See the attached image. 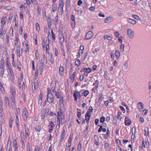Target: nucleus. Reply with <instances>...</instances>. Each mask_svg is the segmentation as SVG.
Here are the masks:
<instances>
[{
    "instance_id": "20e7f679",
    "label": "nucleus",
    "mask_w": 151,
    "mask_h": 151,
    "mask_svg": "<svg viewBox=\"0 0 151 151\" xmlns=\"http://www.w3.org/2000/svg\"><path fill=\"white\" fill-rule=\"evenodd\" d=\"M127 34L129 38L131 39L133 38L134 36V32L132 29H129L127 30Z\"/></svg>"
},
{
    "instance_id": "393cba45",
    "label": "nucleus",
    "mask_w": 151,
    "mask_h": 151,
    "mask_svg": "<svg viewBox=\"0 0 151 151\" xmlns=\"http://www.w3.org/2000/svg\"><path fill=\"white\" fill-rule=\"evenodd\" d=\"M47 23L48 24V26L50 27L51 25V20L50 17H47Z\"/></svg>"
},
{
    "instance_id": "5701e85b",
    "label": "nucleus",
    "mask_w": 151,
    "mask_h": 151,
    "mask_svg": "<svg viewBox=\"0 0 151 151\" xmlns=\"http://www.w3.org/2000/svg\"><path fill=\"white\" fill-rule=\"evenodd\" d=\"M64 5V2L63 1H61V3L60 4L58 7V9H61V8H63Z\"/></svg>"
},
{
    "instance_id": "052dcab7",
    "label": "nucleus",
    "mask_w": 151,
    "mask_h": 151,
    "mask_svg": "<svg viewBox=\"0 0 151 151\" xmlns=\"http://www.w3.org/2000/svg\"><path fill=\"white\" fill-rule=\"evenodd\" d=\"M109 146V145L107 143H105L104 145V147L105 149H107Z\"/></svg>"
},
{
    "instance_id": "49530a36",
    "label": "nucleus",
    "mask_w": 151,
    "mask_h": 151,
    "mask_svg": "<svg viewBox=\"0 0 151 151\" xmlns=\"http://www.w3.org/2000/svg\"><path fill=\"white\" fill-rule=\"evenodd\" d=\"M105 118L104 117H102L101 118L100 121L101 122H103L105 121Z\"/></svg>"
},
{
    "instance_id": "473e14b6",
    "label": "nucleus",
    "mask_w": 151,
    "mask_h": 151,
    "mask_svg": "<svg viewBox=\"0 0 151 151\" xmlns=\"http://www.w3.org/2000/svg\"><path fill=\"white\" fill-rule=\"evenodd\" d=\"M32 89L33 92L35 90V83H34L32 84Z\"/></svg>"
},
{
    "instance_id": "09e8293b",
    "label": "nucleus",
    "mask_w": 151,
    "mask_h": 151,
    "mask_svg": "<svg viewBox=\"0 0 151 151\" xmlns=\"http://www.w3.org/2000/svg\"><path fill=\"white\" fill-rule=\"evenodd\" d=\"M60 119L63 120L64 119V117L63 115V114H62L61 112H60Z\"/></svg>"
},
{
    "instance_id": "4c0bfd02",
    "label": "nucleus",
    "mask_w": 151,
    "mask_h": 151,
    "mask_svg": "<svg viewBox=\"0 0 151 151\" xmlns=\"http://www.w3.org/2000/svg\"><path fill=\"white\" fill-rule=\"evenodd\" d=\"M55 95L57 98H59V94L58 92L55 91Z\"/></svg>"
},
{
    "instance_id": "2eb2a0df",
    "label": "nucleus",
    "mask_w": 151,
    "mask_h": 151,
    "mask_svg": "<svg viewBox=\"0 0 151 151\" xmlns=\"http://www.w3.org/2000/svg\"><path fill=\"white\" fill-rule=\"evenodd\" d=\"M25 134H26L25 137L27 139V138H28V127L26 128V126H25Z\"/></svg>"
},
{
    "instance_id": "4be33fe9",
    "label": "nucleus",
    "mask_w": 151,
    "mask_h": 151,
    "mask_svg": "<svg viewBox=\"0 0 151 151\" xmlns=\"http://www.w3.org/2000/svg\"><path fill=\"white\" fill-rule=\"evenodd\" d=\"M132 16L134 18L136 19L139 20H141L140 18L137 15L133 14Z\"/></svg>"
},
{
    "instance_id": "f704fd0d",
    "label": "nucleus",
    "mask_w": 151,
    "mask_h": 151,
    "mask_svg": "<svg viewBox=\"0 0 151 151\" xmlns=\"http://www.w3.org/2000/svg\"><path fill=\"white\" fill-rule=\"evenodd\" d=\"M35 129L37 131L39 132L40 131L41 128L40 126H36L35 127Z\"/></svg>"
},
{
    "instance_id": "aec40b11",
    "label": "nucleus",
    "mask_w": 151,
    "mask_h": 151,
    "mask_svg": "<svg viewBox=\"0 0 151 151\" xmlns=\"http://www.w3.org/2000/svg\"><path fill=\"white\" fill-rule=\"evenodd\" d=\"M91 68H84L83 69V71L85 72L89 73L91 72Z\"/></svg>"
},
{
    "instance_id": "a878e982",
    "label": "nucleus",
    "mask_w": 151,
    "mask_h": 151,
    "mask_svg": "<svg viewBox=\"0 0 151 151\" xmlns=\"http://www.w3.org/2000/svg\"><path fill=\"white\" fill-rule=\"evenodd\" d=\"M80 60L78 59L76 60L75 62L76 64L78 66H79L80 65Z\"/></svg>"
},
{
    "instance_id": "6e6552de",
    "label": "nucleus",
    "mask_w": 151,
    "mask_h": 151,
    "mask_svg": "<svg viewBox=\"0 0 151 151\" xmlns=\"http://www.w3.org/2000/svg\"><path fill=\"white\" fill-rule=\"evenodd\" d=\"M64 70L63 67L60 66L59 68V73L60 75L62 76L63 74V72Z\"/></svg>"
},
{
    "instance_id": "58836bf2",
    "label": "nucleus",
    "mask_w": 151,
    "mask_h": 151,
    "mask_svg": "<svg viewBox=\"0 0 151 151\" xmlns=\"http://www.w3.org/2000/svg\"><path fill=\"white\" fill-rule=\"evenodd\" d=\"M124 45L123 44H122L121 45V50L122 52L124 51Z\"/></svg>"
},
{
    "instance_id": "9d476101",
    "label": "nucleus",
    "mask_w": 151,
    "mask_h": 151,
    "mask_svg": "<svg viewBox=\"0 0 151 151\" xmlns=\"http://www.w3.org/2000/svg\"><path fill=\"white\" fill-rule=\"evenodd\" d=\"M127 21L129 22L132 24H135L137 23L136 20L130 18H128Z\"/></svg>"
},
{
    "instance_id": "f03ea898",
    "label": "nucleus",
    "mask_w": 151,
    "mask_h": 151,
    "mask_svg": "<svg viewBox=\"0 0 151 151\" xmlns=\"http://www.w3.org/2000/svg\"><path fill=\"white\" fill-rule=\"evenodd\" d=\"M28 116V112L27 110L25 109H24L22 114V116L25 121L27 120Z\"/></svg>"
},
{
    "instance_id": "37998d69",
    "label": "nucleus",
    "mask_w": 151,
    "mask_h": 151,
    "mask_svg": "<svg viewBox=\"0 0 151 151\" xmlns=\"http://www.w3.org/2000/svg\"><path fill=\"white\" fill-rule=\"evenodd\" d=\"M58 117L57 118V122L59 123V124H60V120L59 117V112H58Z\"/></svg>"
},
{
    "instance_id": "f8f14e48",
    "label": "nucleus",
    "mask_w": 151,
    "mask_h": 151,
    "mask_svg": "<svg viewBox=\"0 0 151 151\" xmlns=\"http://www.w3.org/2000/svg\"><path fill=\"white\" fill-rule=\"evenodd\" d=\"M112 20V17H109L106 18L104 20L105 23H107L111 22Z\"/></svg>"
},
{
    "instance_id": "1a4fd4ad",
    "label": "nucleus",
    "mask_w": 151,
    "mask_h": 151,
    "mask_svg": "<svg viewBox=\"0 0 151 151\" xmlns=\"http://www.w3.org/2000/svg\"><path fill=\"white\" fill-rule=\"evenodd\" d=\"M10 92L11 94L13 96V97H14V96L15 94V88L13 86H12L10 87Z\"/></svg>"
},
{
    "instance_id": "3c124183",
    "label": "nucleus",
    "mask_w": 151,
    "mask_h": 151,
    "mask_svg": "<svg viewBox=\"0 0 151 151\" xmlns=\"http://www.w3.org/2000/svg\"><path fill=\"white\" fill-rule=\"evenodd\" d=\"M81 147V144L79 143L78 146V150H80Z\"/></svg>"
},
{
    "instance_id": "79ce46f5",
    "label": "nucleus",
    "mask_w": 151,
    "mask_h": 151,
    "mask_svg": "<svg viewBox=\"0 0 151 151\" xmlns=\"http://www.w3.org/2000/svg\"><path fill=\"white\" fill-rule=\"evenodd\" d=\"M40 148L38 147V146H36L35 147L34 151H39Z\"/></svg>"
},
{
    "instance_id": "7ed1b4c3",
    "label": "nucleus",
    "mask_w": 151,
    "mask_h": 151,
    "mask_svg": "<svg viewBox=\"0 0 151 151\" xmlns=\"http://www.w3.org/2000/svg\"><path fill=\"white\" fill-rule=\"evenodd\" d=\"M93 34L91 31L88 32L86 35V40H89L93 36Z\"/></svg>"
},
{
    "instance_id": "dca6fc26",
    "label": "nucleus",
    "mask_w": 151,
    "mask_h": 151,
    "mask_svg": "<svg viewBox=\"0 0 151 151\" xmlns=\"http://www.w3.org/2000/svg\"><path fill=\"white\" fill-rule=\"evenodd\" d=\"M59 35H60V43L62 44L63 43L64 41V38L63 36L62 35V34H59Z\"/></svg>"
},
{
    "instance_id": "412c9836",
    "label": "nucleus",
    "mask_w": 151,
    "mask_h": 151,
    "mask_svg": "<svg viewBox=\"0 0 151 151\" xmlns=\"http://www.w3.org/2000/svg\"><path fill=\"white\" fill-rule=\"evenodd\" d=\"M125 124L127 126H129L131 124V121L129 119H128V120H126V119L125 118Z\"/></svg>"
},
{
    "instance_id": "338daca9",
    "label": "nucleus",
    "mask_w": 151,
    "mask_h": 151,
    "mask_svg": "<svg viewBox=\"0 0 151 151\" xmlns=\"http://www.w3.org/2000/svg\"><path fill=\"white\" fill-rule=\"evenodd\" d=\"M140 121L142 123H143L144 121V118L143 117H141L140 118Z\"/></svg>"
},
{
    "instance_id": "bb28decb",
    "label": "nucleus",
    "mask_w": 151,
    "mask_h": 151,
    "mask_svg": "<svg viewBox=\"0 0 151 151\" xmlns=\"http://www.w3.org/2000/svg\"><path fill=\"white\" fill-rule=\"evenodd\" d=\"M20 113V110L19 108L16 109L15 111L16 116H18Z\"/></svg>"
},
{
    "instance_id": "4468645a",
    "label": "nucleus",
    "mask_w": 151,
    "mask_h": 151,
    "mask_svg": "<svg viewBox=\"0 0 151 151\" xmlns=\"http://www.w3.org/2000/svg\"><path fill=\"white\" fill-rule=\"evenodd\" d=\"M3 103L1 97H0V111H3Z\"/></svg>"
},
{
    "instance_id": "0eeeda50",
    "label": "nucleus",
    "mask_w": 151,
    "mask_h": 151,
    "mask_svg": "<svg viewBox=\"0 0 151 151\" xmlns=\"http://www.w3.org/2000/svg\"><path fill=\"white\" fill-rule=\"evenodd\" d=\"M73 96H76L78 99L80 98L81 96L80 92L77 91H74Z\"/></svg>"
},
{
    "instance_id": "423d86ee",
    "label": "nucleus",
    "mask_w": 151,
    "mask_h": 151,
    "mask_svg": "<svg viewBox=\"0 0 151 151\" xmlns=\"http://www.w3.org/2000/svg\"><path fill=\"white\" fill-rule=\"evenodd\" d=\"M20 84L19 85L18 83L19 88L21 89L22 91L24 92L25 90V86L24 83V82H20Z\"/></svg>"
},
{
    "instance_id": "69168bd1",
    "label": "nucleus",
    "mask_w": 151,
    "mask_h": 151,
    "mask_svg": "<svg viewBox=\"0 0 151 151\" xmlns=\"http://www.w3.org/2000/svg\"><path fill=\"white\" fill-rule=\"evenodd\" d=\"M99 17H104L105 15L104 14H102L101 13H100L99 14Z\"/></svg>"
},
{
    "instance_id": "13d9d810",
    "label": "nucleus",
    "mask_w": 151,
    "mask_h": 151,
    "mask_svg": "<svg viewBox=\"0 0 151 151\" xmlns=\"http://www.w3.org/2000/svg\"><path fill=\"white\" fill-rule=\"evenodd\" d=\"M3 27L4 26H3V25H1L0 29V33L3 32Z\"/></svg>"
},
{
    "instance_id": "4d7b16f0",
    "label": "nucleus",
    "mask_w": 151,
    "mask_h": 151,
    "mask_svg": "<svg viewBox=\"0 0 151 151\" xmlns=\"http://www.w3.org/2000/svg\"><path fill=\"white\" fill-rule=\"evenodd\" d=\"M93 110L92 107L91 106H90L89 108V111H88L90 112H91L93 111Z\"/></svg>"
},
{
    "instance_id": "c756f323",
    "label": "nucleus",
    "mask_w": 151,
    "mask_h": 151,
    "mask_svg": "<svg viewBox=\"0 0 151 151\" xmlns=\"http://www.w3.org/2000/svg\"><path fill=\"white\" fill-rule=\"evenodd\" d=\"M145 133L144 134L145 135H147H147H149V129L148 128H147L146 129H145Z\"/></svg>"
},
{
    "instance_id": "a18cd8bd",
    "label": "nucleus",
    "mask_w": 151,
    "mask_h": 151,
    "mask_svg": "<svg viewBox=\"0 0 151 151\" xmlns=\"http://www.w3.org/2000/svg\"><path fill=\"white\" fill-rule=\"evenodd\" d=\"M21 139L22 140V144H24V137L23 136H22L21 137Z\"/></svg>"
},
{
    "instance_id": "2f4dec72",
    "label": "nucleus",
    "mask_w": 151,
    "mask_h": 151,
    "mask_svg": "<svg viewBox=\"0 0 151 151\" xmlns=\"http://www.w3.org/2000/svg\"><path fill=\"white\" fill-rule=\"evenodd\" d=\"M88 112L86 113L85 117L87 119V117H88V120H89L90 118V117L91 116V114H90L88 113Z\"/></svg>"
},
{
    "instance_id": "6e6d98bb",
    "label": "nucleus",
    "mask_w": 151,
    "mask_h": 151,
    "mask_svg": "<svg viewBox=\"0 0 151 151\" xmlns=\"http://www.w3.org/2000/svg\"><path fill=\"white\" fill-rule=\"evenodd\" d=\"M82 1L81 0H79L78 2V5L79 6L80 5L82 4Z\"/></svg>"
},
{
    "instance_id": "e433bc0d",
    "label": "nucleus",
    "mask_w": 151,
    "mask_h": 151,
    "mask_svg": "<svg viewBox=\"0 0 151 151\" xmlns=\"http://www.w3.org/2000/svg\"><path fill=\"white\" fill-rule=\"evenodd\" d=\"M26 49L25 50V52H29V46L28 44H26Z\"/></svg>"
},
{
    "instance_id": "ddd939ff",
    "label": "nucleus",
    "mask_w": 151,
    "mask_h": 151,
    "mask_svg": "<svg viewBox=\"0 0 151 151\" xmlns=\"http://www.w3.org/2000/svg\"><path fill=\"white\" fill-rule=\"evenodd\" d=\"M40 64V74H41L43 70V63L41 62Z\"/></svg>"
},
{
    "instance_id": "774afa93",
    "label": "nucleus",
    "mask_w": 151,
    "mask_h": 151,
    "mask_svg": "<svg viewBox=\"0 0 151 151\" xmlns=\"http://www.w3.org/2000/svg\"><path fill=\"white\" fill-rule=\"evenodd\" d=\"M63 100L61 98L59 101L60 104V105L61 104H62L63 102Z\"/></svg>"
},
{
    "instance_id": "8fccbe9b",
    "label": "nucleus",
    "mask_w": 151,
    "mask_h": 151,
    "mask_svg": "<svg viewBox=\"0 0 151 151\" xmlns=\"http://www.w3.org/2000/svg\"><path fill=\"white\" fill-rule=\"evenodd\" d=\"M45 40H43V41H42V47L43 48H45Z\"/></svg>"
},
{
    "instance_id": "ea45409f",
    "label": "nucleus",
    "mask_w": 151,
    "mask_h": 151,
    "mask_svg": "<svg viewBox=\"0 0 151 151\" xmlns=\"http://www.w3.org/2000/svg\"><path fill=\"white\" fill-rule=\"evenodd\" d=\"M16 123L17 126H18L19 123V118L18 116H16Z\"/></svg>"
},
{
    "instance_id": "680f3d73",
    "label": "nucleus",
    "mask_w": 151,
    "mask_h": 151,
    "mask_svg": "<svg viewBox=\"0 0 151 151\" xmlns=\"http://www.w3.org/2000/svg\"><path fill=\"white\" fill-rule=\"evenodd\" d=\"M114 34L115 35V36H116V37H118L119 35V32H117L116 31V32L114 33Z\"/></svg>"
},
{
    "instance_id": "de8ad7c7",
    "label": "nucleus",
    "mask_w": 151,
    "mask_h": 151,
    "mask_svg": "<svg viewBox=\"0 0 151 151\" xmlns=\"http://www.w3.org/2000/svg\"><path fill=\"white\" fill-rule=\"evenodd\" d=\"M50 128H52L54 126V124L52 121H50Z\"/></svg>"
},
{
    "instance_id": "72a5a7b5",
    "label": "nucleus",
    "mask_w": 151,
    "mask_h": 151,
    "mask_svg": "<svg viewBox=\"0 0 151 151\" xmlns=\"http://www.w3.org/2000/svg\"><path fill=\"white\" fill-rule=\"evenodd\" d=\"M36 29L37 30H38L40 29V26L39 24L37 22L35 24Z\"/></svg>"
},
{
    "instance_id": "864d4df0",
    "label": "nucleus",
    "mask_w": 151,
    "mask_h": 151,
    "mask_svg": "<svg viewBox=\"0 0 151 151\" xmlns=\"http://www.w3.org/2000/svg\"><path fill=\"white\" fill-rule=\"evenodd\" d=\"M99 122V120L98 119H96L95 120V124L97 125L98 124Z\"/></svg>"
},
{
    "instance_id": "f3484780",
    "label": "nucleus",
    "mask_w": 151,
    "mask_h": 151,
    "mask_svg": "<svg viewBox=\"0 0 151 151\" xmlns=\"http://www.w3.org/2000/svg\"><path fill=\"white\" fill-rule=\"evenodd\" d=\"M6 17H4L1 19V25H3V26H4V25L5 24L6 21Z\"/></svg>"
},
{
    "instance_id": "5fc2aeb1",
    "label": "nucleus",
    "mask_w": 151,
    "mask_h": 151,
    "mask_svg": "<svg viewBox=\"0 0 151 151\" xmlns=\"http://www.w3.org/2000/svg\"><path fill=\"white\" fill-rule=\"evenodd\" d=\"M103 129V127L102 126H101L100 127V128L98 130V132H100Z\"/></svg>"
},
{
    "instance_id": "e2e57ef3",
    "label": "nucleus",
    "mask_w": 151,
    "mask_h": 151,
    "mask_svg": "<svg viewBox=\"0 0 151 151\" xmlns=\"http://www.w3.org/2000/svg\"><path fill=\"white\" fill-rule=\"evenodd\" d=\"M71 19L72 21H75V17L73 15H72L71 17Z\"/></svg>"
},
{
    "instance_id": "bf43d9fd",
    "label": "nucleus",
    "mask_w": 151,
    "mask_h": 151,
    "mask_svg": "<svg viewBox=\"0 0 151 151\" xmlns=\"http://www.w3.org/2000/svg\"><path fill=\"white\" fill-rule=\"evenodd\" d=\"M95 8L94 7H91L89 8V10L91 11H93L95 9Z\"/></svg>"
},
{
    "instance_id": "c03bdc74",
    "label": "nucleus",
    "mask_w": 151,
    "mask_h": 151,
    "mask_svg": "<svg viewBox=\"0 0 151 151\" xmlns=\"http://www.w3.org/2000/svg\"><path fill=\"white\" fill-rule=\"evenodd\" d=\"M0 89L2 93H4V92H5L4 89V88L2 86V88L0 87Z\"/></svg>"
},
{
    "instance_id": "603ef678",
    "label": "nucleus",
    "mask_w": 151,
    "mask_h": 151,
    "mask_svg": "<svg viewBox=\"0 0 151 151\" xmlns=\"http://www.w3.org/2000/svg\"><path fill=\"white\" fill-rule=\"evenodd\" d=\"M58 15H57L55 17V18L54 19H53V20L54 21H55V22H57L58 21Z\"/></svg>"
},
{
    "instance_id": "b1692460",
    "label": "nucleus",
    "mask_w": 151,
    "mask_h": 151,
    "mask_svg": "<svg viewBox=\"0 0 151 151\" xmlns=\"http://www.w3.org/2000/svg\"><path fill=\"white\" fill-rule=\"evenodd\" d=\"M70 0H67L66 2V9H67L68 7L70 6Z\"/></svg>"
},
{
    "instance_id": "a19ab883",
    "label": "nucleus",
    "mask_w": 151,
    "mask_h": 151,
    "mask_svg": "<svg viewBox=\"0 0 151 151\" xmlns=\"http://www.w3.org/2000/svg\"><path fill=\"white\" fill-rule=\"evenodd\" d=\"M123 38V37L122 36H120L118 38V40L121 43H122V40Z\"/></svg>"
},
{
    "instance_id": "c85d7f7f",
    "label": "nucleus",
    "mask_w": 151,
    "mask_h": 151,
    "mask_svg": "<svg viewBox=\"0 0 151 151\" xmlns=\"http://www.w3.org/2000/svg\"><path fill=\"white\" fill-rule=\"evenodd\" d=\"M89 92L88 90H85L83 93V95L85 96L86 97L89 94Z\"/></svg>"
},
{
    "instance_id": "a211bd4d",
    "label": "nucleus",
    "mask_w": 151,
    "mask_h": 151,
    "mask_svg": "<svg viewBox=\"0 0 151 151\" xmlns=\"http://www.w3.org/2000/svg\"><path fill=\"white\" fill-rule=\"evenodd\" d=\"M115 55L117 59L119 58L120 56V54L119 51H117V50L116 51Z\"/></svg>"
},
{
    "instance_id": "39448f33",
    "label": "nucleus",
    "mask_w": 151,
    "mask_h": 151,
    "mask_svg": "<svg viewBox=\"0 0 151 151\" xmlns=\"http://www.w3.org/2000/svg\"><path fill=\"white\" fill-rule=\"evenodd\" d=\"M49 95H47V101L49 103H52L53 101V95L49 94Z\"/></svg>"
},
{
    "instance_id": "cd10ccee",
    "label": "nucleus",
    "mask_w": 151,
    "mask_h": 151,
    "mask_svg": "<svg viewBox=\"0 0 151 151\" xmlns=\"http://www.w3.org/2000/svg\"><path fill=\"white\" fill-rule=\"evenodd\" d=\"M4 68V63L3 61L1 60L0 63V68Z\"/></svg>"
},
{
    "instance_id": "7c9ffc66",
    "label": "nucleus",
    "mask_w": 151,
    "mask_h": 151,
    "mask_svg": "<svg viewBox=\"0 0 151 151\" xmlns=\"http://www.w3.org/2000/svg\"><path fill=\"white\" fill-rule=\"evenodd\" d=\"M51 35H52V39L54 40H55V35L53 33V29H52L51 30Z\"/></svg>"
},
{
    "instance_id": "0e129e2a",
    "label": "nucleus",
    "mask_w": 151,
    "mask_h": 151,
    "mask_svg": "<svg viewBox=\"0 0 151 151\" xmlns=\"http://www.w3.org/2000/svg\"><path fill=\"white\" fill-rule=\"evenodd\" d=\"M93 85L95 86L96 85L97 86H98V82L97 81H96L95 83H93Z\"/></svg>"
},
{
    "instance_id": "c9c22d12",
    "label": "nucleus",
    "mask_w": 151,
    "mask_h": 151,
    "mask_svg": "<svg viewBox=\"0 0 151 151\" xmlns=\"http://www.w3.org/2000/svg\"><path fill=\"white\" fill-rule=\"evenodd\" d=\"M57 9V7L55 5H53L52 6V11L53 12H54Z\"/></svg>"
},
{
    "instance_id": "9b49d317",
    "label": "nucleus",
    "mask_w": 151,
    "mask_h": 151,
    "mask_svg": "<svg viewBox=\"0 0 151 151\" xmlns=\"http://www.w3.org/2000/svg\"><path fill=\"white\" fill-rule=\"evenodd\" d=\"M128 68V63L127 62H126L124 64L123 66L122 67V69L124 71L127 70Z\"/></svg>"
},
{
    "instance_id": "f257e3e1",
    "label": "nucleus",
    "mask_w": 151,
    "mask_h": 151,
    "mask_svg": "<svg viewBox=\"0 0 151 151\" xmlns=\"http://www.w3.org/2000/svg\"><path fill=\"white\" fill-rule=\"evenodd\" d=\"M12 106H10L9 104V100L7 97L5 96L4 98V101L5 104H8L9 107L11 109H14L15 108V101L14 98H12Z\"/></svg>"
},
{
    "instance_id": "6ab92c4d",
    "label": "nucleus",
    "mask_w": 151,
    "mask_h": 151,
    "mask_svg": "<svg viewBox=\"0 0 151 151\" xmlns=\"http://www.w3.org/2000/svg\"><path fill=\"white\" fill-rule=\"evenodd\" d=\"M23 81V75L21 73L20 76V78L18 80V83L19 85L20 84V82H22Z\"/></svg>"
}]
</instances>
